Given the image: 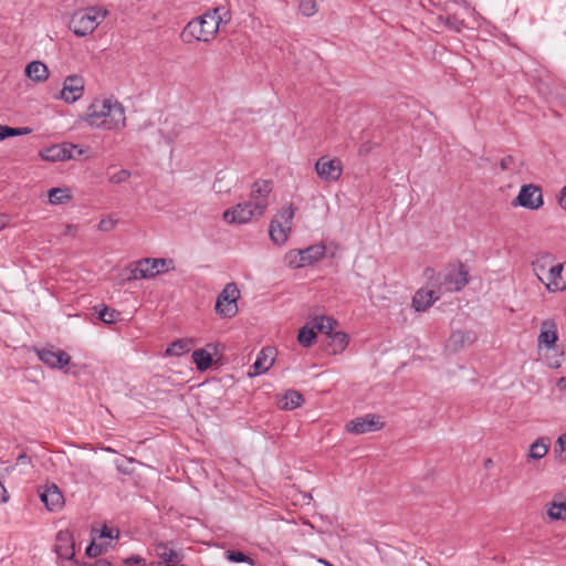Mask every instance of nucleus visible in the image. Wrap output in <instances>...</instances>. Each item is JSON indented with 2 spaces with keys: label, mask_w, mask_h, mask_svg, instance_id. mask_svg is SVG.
I'll use <instances>...</instances> for the list:
<instances>
[{
  "label": "nucleus",
  "mask_w": 566,
  "mask_h": 566,
  "mask_svg": "<svg viewBox=\"0 0 566 566\" xmlns=\"http://www.w3.org/2000/svg\"><path fill=\"white\" fill-rule=\"evenodd\" d=\"M107 549V546L103 543H96L93 541L87 547H86V555L88 557H97L102 553H104Z\"/></svg>",
  "instance_id": "40"
},
{
  "label": "nucleus",
  "mask_w": 566,
  "mask_h": 566,
  "mask_svg": "<svg viewBox=\"0 0 566 566\" xmlns=\"http://www.w3.org/2000/svg\"><path fill=\"white\" fill-rule=\"evenodd\" d=\"M129 177H130V172L126 169H122V170L117 171L116 174H114L109 178V181L112 184L118 185V184L126 181Z\"/></svg>",
  "instance_id": "42"
},
{
  "label": "nucleus",
  "mask_w": 566,
  "mask_h": 566,
  "mask_svg": "<svg viewBox=\"0 0 566 566\" xmlns=\"http://www.w3.org/2000/svg\"><path fill=\"white\" fill-rule=\"evenodd\" d=\"M434 273H436V272H434V270H433V269H431V268H427V269H426V271H424V274H426V276H427L428 279H432V277H433V275H434Z\"/></svg>",
  "instance_id": "53"
},
{
  "label": "nucleus",
  "mask_w": 566,
  "mask_h": 566,
  "mask_svg": "<svg viewBox=\"0 0 566 566\" xmlns=\"http://www.w3.org/2000/svg\"><path fill=\"white\" fill-rule=\"evenodd\" d=\"M253 207L252 201H244L238 203L231 209H227L223 212V220L228 223H247L254 217H260Z\"/></svg>",
  "instance_id": "11"
},
{
  "label": "nucleus",
  "mask_w": 566,
  "mask_h": 566,
  "mask_svg": "<svg viewBox=\"0 0 566 566\" xmlns=\"http://www.w3.org/2000/svg\"><path fill=\"white\" fill-rule=\"evenodd\" d=\"M440 19L448 29L455 32H460L464 27L463 21L459 20L455 15L441 17Z\"/></svg>",
  "instance_id": "39"
},
{
  "label": "nucleus",
  "mask_w": 566,
  "mask_h": 566,
  "mask_svg": "<svg viewBox=\"0 0 566 566\" xmlns=\"http://www.w3.org/2000/svg\"><path fill=\"white\" fill-rule=\"evenodd\" d=\"M41 501L49 511H59L64 505V496L55 484L44 488L40 493Z\"/></svg>",
  "instance_id": "19"
},
{
  "label": "nucleus",
  "mask_w": 566,
  "mask_h": 566,
  "mask_svg": "<svg viewBox=\"0 0 566 566\" xmlns=\"http://www.w3.org/2000/svg\"><path fill=\"white\" fill-rule=\"evenodd\" d=\"M553 261H554V255L546 252V253L538 254L535 258V260L532 262V269H533L535 275L537 276V279L543 284H544V282H547V277L544 279L542 276V274L545 273L546 270L548 271L552 265H554Z\"/></svg>",
  "instance_id": "23"
},
{
  "label": "nucleus",
  "mask_w": 566,
  "mask_h": 566,
  "mask_svg": "<svg viewBox=\"0 0 566 566\" xmlns=\"http://www.w3.org/2000/svg\"><path fill=\"white\" fill-rule=\"evenodd\" d=\"M545 507L551 521H566V502L553 501L547 503Z\"/></svg>",
  "instance_id": "29"
},
{
  "label": "nucleus",
  "mask_w": 566,
  "mask_h": 566,
  "mask_svg": "<svg viewBox=\"0 0 566 566\" xmlns=\"http://www.w3.org/2000/svg\"><path fill=\"white\" fill-rule=\"evenodd\" d=\"M99 538H108V539H113V530L112 528H108L107 526H104L101 531V535H99Z\"/></svg>",
  "instance_id": "48"
},
{
  "label": "nucleus",
  "mask_w": 566,
  "mask_h": 566,
  "mask_svg": "<svg viewBox=\"0 0 566 566\" xmlns=\"http://www.w3.org/2000/svg\"><path fill=\"white\" fill-rule=\"evenodd\" d=\"M72 198L67 188H51L49 190V201L52 205H61Z\"/></svg>",
  "instance_id": "32"
},
{
  "label": "nucleus",
  "mask_w": 566,
  "mask_h": 566,
  "mask_svg": "<svg viewBox=\"0 0 566 566\" xmlns=\"http://www.w3.org/2000/svg\"><path fill=\"white\" fill-rule=\"evenodd\" d=\"M304 401L302 394L296 390H287L281 400V408L284 410H293L300 407Z\"/></svg>",
  "instance_id": "30"
},
{
  "label": "nucleus",
  "mask_w": 566,
  "mask_h": 566,
  "mask_svg": "<svg viewBox=\"0 0 566 566\" xmlns=\"http://www.w3.org/2000/svg\"><path fill=\"white\" fill-rule=\"evenodd\" d=\"M29 463H31V459L29 455H27L25 453H21L18 455L17 465L29 464Z\"/></svg>",
  "instance_id": "49"
},
{
  "label": "nucleus",
  "mask_w": 566,
  "mask_h": 566,
  "mask_svg": "<svg viewBox=\"0 0 566 566\" xmlns=\"http://www.w3.org/2000/svg\"><path fill=\"white\" fill-rule=\"evenodd\" d=\"M472 340L473 339L470 332L454 331L451 333L447 342V348L452 353H457Z\"/></svg>",
  "instance_id": "24"
},
{
  "label": "nucleus",
  "mask_w": 566,
  "mask_h": 566,
  "mask_svg": "<svg viewBox=\"0 0 566 566\" xmlns=\"http://www.w3.org/2000/svg\"><path fill=\"white\" fill-rule=\"evenodd\" d=\"M329 338L333 354L343 352L348 344V336L343 332H335Z\"/></svg>",
  "instance_id": "33"
},
{
  "label": "nucleus",
  "mask_w": 566,
  "mask_h": 566,
  "mask_svg": "<svg viewBox=\"0 0 566 566\" xmlns=\"http://www.w3.org/2000/svg\"><path fill=\"white\" fill-rule=\"evenodd\" d=\"M193 342L190 338H181L172 342L166 349L167 356H182L190 352Z\"/></svg>",
  "instance_id": "27"
},
{
  "label": "nucleus",
  "mask_w": 566,
  "mask_h": 566,
  "mask_svg": "<svg viewBox=\"0 0 566 566\" xmlns=\"http://www.w3.org/2000/svg\"><path fill=\"white\" fill-rule=\"evenodd\" d=\"M54 551L60 558L73 560L75 556V543L73 535L67 531H60L55 537Z\"/></svg>",
  "instance_id": "18"
},
{
  "label": "nucleus",
  "mask_w": 566,
  "mask_h": 566,
  "mask_svg": "<svg viewBox=\"0 0 566 566\" xmlns=\"http://www.w3.org/2000/svg\"><path fill=\"white\" fill-rule=\"evenodd\" d=\"M98 318L105 324H115L120 318V312L104 305L98 311Z\"/></svg>",
  "instance_id": "34"
},
{
  "label": "nucleus",
  "mask_w": 566,
  "mask_h": 566,
  "mask_svg": "<svg viewBox=\"0 0 566 566\" xmlns=\"http://www.w3.org/2000/svg\"><path fill=\"white\" fill-rule=\"evenodd\" d=\"M315 170L322 180L332 182L338 180L342 176L343 164L338 158L322 156L315 164Z\"/></svg>",
  "instance_id": "10"
},
{
  "label": "nucleus",
  "mask_w": 566,
  "mask_h": 566,
  "mask_svg": "<svg viewBox=\"0 0 566 566\" xmlns=\"http://www.w3.org/2000/svg\"><path fill=\"white\" fill-rule=\"evenodd\" d=\"M514 205L531 210L541 208L543 206L541 189L532 184L522 186Z\"/></svg>",
  "instance_id": "14"
},
{
  "label": "nucleus",
  "mask_w": 566,
  "mask_h": 566,
  "mask_svg": "<svg viewBox=\"0 0 566 566\" xmlns=\"http://www.w3.org/2000/svg\"><path fill=\"white\" fill-rule=\"evenodd\" d=\"M469 283V272L462 263L447 266L443 274H439L436 286L439 293L461 291Z\"/></svg>",
  "instance_id": "4"
},
{
  "label": "nucleus",
  "mask_w": 566,
  "mask_h": 566,
  "mask_svg": "<svg viewBox=\"0 0 566 566\" xmlns=\"http://www.w3.org/2000/svg\"><path fill=\"white\" fill-rule=\"evenodd\" d=\"M298 9L305 17H313L317 12V3L315 0H300Z\"/></svg>",
  "instance_id": "38"
},
{
  "label": "nucleus",
  "mask_w": 566,
  "mask_h": 566,
  "mask_svg": "<svg viewBox=\"0 0 566 566\" xmlns=\"http://www.w3.org/2000/svg\"><path fill=\"white\" fill-rule=\"evenodd\" d=\"M385 423L381 417L373 413H367L346 423V431L353 434H365L379 431L384 428Z\"/></svg>",
  "instance_id": "9"
},
{
  "label": "nucleus",
  "mask_w": 566,
  "mask_h": 566,
  "mask_svg": "<svg viewBox=\"0 0 566 566\" xmlns=\"http://www.w3.org/2000/svg\"><path fill=\"white\" fill-rule=\"evenodd\" d=\"M36 354L39 359L52 369H62L69 365L71 360V357L66 352L55 349L53 346L38 349Z\"/></svg>",
  "instance_id": "15"
},
{
  "label": "nucleus",
  "mask_w": 566,
  "mask_h": 566,
  "mask_svg": "<svg viewBox=\"0 0 566 566\" xmlns=\"http://www.w3.org/2000/svg\"><path fill=\"white\" fill-rule=\"evenodd\" d=\"M551 366L554 367V368H558L560 366V363L556 361L555 364H552Z\"/></svg>",
  "instance_id": "58"
},
{
  "label": "nucleus",
  "mask_w": 566,
  "mask_h": 566,
  "mask_svg": "<svg viewBox=\"0 0 566 566\" xmlns=\"http://www.w3.org/2000/svg\"><path fill=\"white\" fill-rule=\"evenodd\" d=\"M77 226L75 224H66L63 231L64 235L75 237L77 233Z\"/></svg>",
  "instance_id": "46"
},
{
  "label": "nucleus",
  "mask_w": 566,
  "mask_h": 566,
  "mask_svg": "<svg viewBox=\"0 0 566 566\" xmlns=\"http://www.w3.org/2000/svg\"><path fill=\"white\" fill-rule=\"evenodd\" d=\"M125 566H144L145 559L139 556H130L123 560Z\"/></svg>",
  "instance_id": "44"
},
{
  "label": "nucleus",
  "mask_w": 566,
  "mask_h": 566,
  "mask_svg": "<svg viewBox=\"0 0 566 566\" xmlns=\"http://www.w3.org/2000/svg\"><path fill=\"white\" fill-rule=\"evenodd\" d=\"M226 555V558L231 562V563H247V564H250V565H254V560L245 555L244 553L240 552V551H226L224 553Z\"/></svg>",
  "instance_id": "37"
},
{
  "label": "nucleus",
  "mask_w": 566,
  "mask_h": 566,
  "mask_svg": "<svg viewBox=\"0 0 566 566\" xmlns=\"http://www.w3.org/2000/svg\"><path fill=\"white\" fill-rule=\"evenodd\" d=\"M490 463H491V459H488L486 465H490Z\"/></svg>",
  "instance_id": "60"
},
{
  "label": "nucleus",
  "mask_w": 566,
  "mask_h": 566,
  "mask_svg": "<svg viewBox=\"0 0 566 566\" xmlns=\"http://www.w3.org/2000/svg\"><path fill=\"white\" fill-rule=\"evenodd\" d=\"M168 124V119L165 122V127L160 129L161 136L167 140V143H172L175 138L180 134L182 127L178 126L174 128L171 132L166 128V125Z\"/></svg>",
  "instance_id": "41"
},
{
  "label": "nucleus",
  "mask_w": 566,
  "mask_h": 566,
  "mask_svg": "<svg viewBox=\"0 0 566 566\" xmlns=\"http://www.w3.org/2000/svg\"><path fill=\"white\" fill-rule=\"evenodd\" d=\"M544 285L551 293L566 290V262L549 268Z\"/></svg>",
  "instance_id": "17"
},
{
  "label": "nucleus",
  "mask_w": 566,
  "mask_h": 566,
  "mask_svg": "<svg viewBox=\"0 0 566 566\" xmlns=\"http://www.w3.org/2000/svg\"><path fill=\"white\" fill-rule=\"evenodd\" d=\"M315 329L327 335L328 337L334 334L337 321L327 316H315L312 321Z\"/></svg>",
  "instance_id": "28"
},
{
  "label": "nucleus",
  "mask_w": 566,
  "mask_h": 566,
  "mask_svg": "<svg viewBox=\"0 0 566 566\" xmlns=\"http://www.w3.org/2000/svg\"><path fill=\"white\" fill-rule=\"evenodd\" d=\"M32 132L30 127H9L0 125V140L8 137L28 135Z\"/></svg>",
  "instance_id": "36"
},
{
  "label": "nucleus",
  "mask_w": 566,
  "mask_h": 566,
  "mask_svg": "<svg viewBox=\"0 0 566 566\" xmlns=\"http://www.w3.org/2000/svg\"><path fill=\"white\" fill-rule=\"evenodd\" d=\"M116 226V220L112 218H104L98 223V230L103 232L112 231Z\"/></svg>",
  "instance_id": "43"
},
{
  "label": "nucleus",
  "mask_w": 566,
  "mask_h": 566,
  "mask_svg": "<svg viewBox=\"0 0 566 566\" xmlns=\"http://www.w3.org/2000/svg\"><path fill=\"white\" fill-rule=\"evenodd\" d=\"M272 353V348L262 349L258 355L256 360L251 366L249 376H258L266 373L274 363Z\"/></svg>",
  "instance_id": "21"
},
{
  "label": "nucleus",
  "mask_w": 566,
  "mask_h": 566,
  "mask_svg": "<svg viewBox=\"0 0 566 566\" xmlns=\"http://www.w3.org/2000/svg\"><path fill=\"white\" fill-rule=\"evenodd\" d=\"M84 93V80L80 75H69L63 82L59 98L67 104L78 101Z\"/></svg>",
  "instance_id": "13"
},
{
  "label": "nucleus",
  "mask_w": 566,
  "mask_h": 566,
  "mask_svg": "<svg viewBox=\"0 0 566 566\" xmlns=\"http://www.w3.org/2000/svg\"><path fill=\"white\" fill-rule=\"evenodd\" d=\"M317 562L319 564H323L324 566H334L333 564H331L328 560H326L324 558H317Z\"/></svg>",
  "instance_id": "56"
},
{
  "label": "nucleus",
  "mask_w": 566,
  "mask_h": 566,
  "mask_svg": "<svg viewBox=\"0 0 566 566\" xmlns=\"http://www.w3.org/2000/svg\"><path fill=\"white\" fill-rule=\"evenodd\" d=\"M78 147L77 145L71 144V143H62L52 145L50 147L43 148L40 151V157L43 160L46 161H64L69 159L75 158L73 156V150H76Z\"/></svg>",
  "instance_id": "16"
},
{
  "label": "nucleus",
  "mask_w": 566,
  "mask_h": 566,
  "mask_svg": "<svg viewBox=\"0 0 566 566\" xmlns=\"http://www.w3.org/2000/svg\"><path fill=\"white\" fill-rule=\"evenodd\" d=\"M490 463H491V459H488L486 465H490Z\"/></svg>",
  "instance_id": "59"
},
{
  "label": "nucleus",
  "mask_w": 566,
  "mask_h": 566,
  "mask_svg": "<svg viewBox=\"0 0 566 566\" xmlns=\"http://www.w3.org/2000/svg\"><path fill=\"white\" fill-rule=\"evenodd\" d=\"M514 159L512 156H506L504 157L502 160H501V168L503 170H506V169H510L512 164H513Z\"/></svg>",
  "instance_id": "47"
},
{
  "label": "nucleus",
  "mask_w": 566,
  "mask_h": 566,
  "mask_svg": "<svg viewBox=\"0 0 566 566\" xmlns=\"http://www.w3.org/2000/svg\"><path fill=\"white\" fill-rule=\"evenodd\" d=\"M558 339L557 325L553 319H546L542 323L538 335V344L547 348L554 347Z\"/></svg>",
  "instance_id": "20"
},
{
  "label": "nucleus",
  "mask_w": 566,
  "mask_h": 566,
  "mask_svg": "<svg viewBox=\"0 0 566 566\" xmlns=\"http://www.w3.org/2000/svg\"><path fill=\"white\" fill-rule=\"evenodd\" d=\"M192 359L199 370H206L212 365V356L205 349H196Z\"/></svg>",
  "instance_id": "31"
},
{
  "label": "nucleus",
  "mask_w": 566,
  "mask_h": 566,
  "mask_svg": "<svg viewBox=\"0 0 566 566\" xmlns=\"http://www.w3.org/2000/svg\"><path fill=\"white\" fill-rule=\"evenodd\" d=\"M229 20V11L224 7H217L189 21L181 31L180 38L185 43L209 42L218 33L220 23Z\"/></svg>",
  "instance_id": "1"
},
{
  "label": "nucleus",
  "mask_w": 566,
  "mask_h": 566,
  "mask_svg": "<svg viewBox=\"0 0 566 566\" xmlns=\"http://www.w3.org/2000/svg\"><path fill=\"white\" fill-rule=\"evenodd\" d=\"M557 387L560 390H566V377H560L557 381Z\"/></svg>",
  "instance_id": "52"
},
{
  "label": "nucleus",
  "mask_w": 566,
  "mask_h": 566,
  "mask_svg": "<svg viewBox=\"0 0 566 566\" xmlns=\"http://www.w3.org/2000/svg\"><path fill=\"white\" fill-rule=\"evenodd\" d=\"M272 191V182L269 180H256L251 188L250 199L259 214H263L269 206V196Z\"/></svg>",
  "instance_id": "12"
},
{
  "label": "nucleus",
  "mask_w": 566,
  "mask_h": 566,
  "mask_svg": "<svg viewBox=\"0 0 566 566\" xmlns=\"http://www.w3.org/2000/svg\"><path fill=\"white\" fill-rule=\"evenodd\" d=\"M439 296L436 291L419 290L416 292L412 298V306L417 312H423L428 310Z\"/></svg>",
  "instance_id": "22"
},
{
  "label": "nucleus",
  "mask_w": 566,
  "mask_h": 566,
  "mask_svg": "<svg viewBox=\"0 0 566 566\" xmlns=\"http://www.w3.org/2000/svg\"><path fill=\"white\" fill-rule=\"evenodd\" d=\"M316 338L315 327L303 326L298 331V343L304 347H310Z\"/></svg>",
  "instance_id": "35"
},
{
  "label": "nucleus",
  "mask_w": 566,
  "mask_h": 566,
  "mask_svg": "<svg viewBox=\"0 0 566 566\" xmlns=\"http://www.w3.org/2000/svg\"><path fill=\"white\" fill-rule=\"evenodd\" d=\"M295 210L292 205L283 207L272 219L269 227V234L274 244L283 245L287 241Z\"/></svg>",
  "instance_id": "5"
},
{
  "label": "nucleus",
  "mask_w": 566,
  "mask_h": 566,
  "mask_svg": "<svg viewBox=\"0 0 566 566\" xmlns=\"http://www.w3.org/2000/svg\"><path fill=\"white\" fill-rule=\"evenodd\" d=\"M326 248L323 244H314L303 250H291L285 254V262L292 269L312 265L321 260Z\"/></svg>",
  "instance_id": "6"
},
{
  "label": "nucleus",
  "mask_w": 566,
  "mask_h": 566,
  "mask_svg": "<svg viewBox=\"0 0 566 566\" xmlns=\"http://www.w3.org/2000/svg\"><path fill=\"white\" fill-rule=\"evenodd\" d=\"M117 469L124 473H129V471L127 469H123L120 464L117 465Z\"/></svg>",
  "instance_id": "57"
},
{
  "label": "nucleus",
  "mask_w": 566,
  "mask_h": 566,
  "mask_svg": "<svg viewBox=\"0 0 566 566\" xmlns=\"http://www.w3.org/2000/svg\"><path fill=\"white\" fill-rule=\"evenodd\" d=\"M171 263L172 260L170 259H142L136 262L135 268L132 270L130 277L134 280L155 277L159 273L167 272Z\"/></svg>",
  "instance_id": "8"
},
{
  "label": "nucleus",
  "mask_w": 566,
  "mask_h": 566,
  "mask_svg": "<svg viewBox=\"0 0 566 566\" xmlns=\"http://www.w3.org/2000/svg\"><path fill=\"white\" fill-rule=\"evenodd\" d=\"M558 202H559L560 207L566 211V185L563 187V189L560 191Z\"/></svg>",
  "instance_id": "50"
},
{
  "label": "nucleus",
  "mask_w": 566,
  "mask_h": 566,
  "mask_svg": "<svg viewBox=\"0 0 566 566\" xmlns=\"http://www.w3.org/2000/svg\"><path fill=\"white\" fill-rule=\"evenodd\" d=\"M7 224V218L4 216H0V230H2Z\"/></svg>",
  "instance_id": "55"
},
{
  "label": "nucleus",
  "mask_w": 566,
  "mask_h": 566,
  "mask_svg": "<svg viewBox=\"0 0 566 566\" xmlns=\"http://www.w3.org/2000/svg\"><path fill=\"white\" fill-rule=\"evenodd\" d=\"M549 438H546V437H541L538 439H536L531 446H530V450H528V460H541L543 459L547 452H548V448H549Z\"/></svg>",
  "instance_id": "26"
},
{
  "label": "nucleus",
  "mask_w": 566,
  "mask_h": 566,
  "mask_svg": "<svg viewBox=\"0 0 566 566\" xmlns=\"http://www.w3.org/2000/svg\"><path fill=\"white\" fill-rule=\"evenodd\" d=\"M108 11L99 7H88L77 10L71 17L69 27L76 36H86L106 19Z\"/></svg>",
  "instance_id": "3"
},
{
  "label": "nucleus",
  "mask_w": 566,
  "mask_h": 566,
  "mask_svg": "<svg viewBox=\"0 0 566 566\" xmlns=\"http://www.w3.org/2000/svg\"><path fill=\"white\" fill-rule=\"evenodd\" d=\"M562 451L566 452V433L560 434L556 441Z\"/></svg>",
  "instance_id": "51"
},
{
  "label": "nucleus",
  "mask_w": 566,
  "mask_h": 566,
  "mask_svg": "<svg viewBox=\"0 0 566 566\" xmlns=\"http://www.w3.org/2000/svg\"><path fill=\"white\" fill-rule=\"evenodd\" d=\"M240 291L235 283L226 284L221 293L217 297L216 312L226 318L233 317L238 313V300Z\"/></svg>",
  "instance_id": "7"
},
{
  "label": "nucleus",
  "mask_w": 566,
  "mask_h": 566,
  "mask_svg": "<svg viewBox=\"0 0 566 566\" xmlns=\"http://www.w3.org/2000/svg\"><path fill=\"white\" fill-rule=\"evenodd\" d=\"M25 75L34 82H44L49 77L48 66L41 61L30 62L24 70Z\"/></svg>",
  "instance_id": "25"
},
{
  "label": "nucleus",
  "mask_w": 566,
  "mask_h": 566,
  "mask_svg": "<svg viewBox=\"0 0 566 566\" xmlns=\"http://www.w3.org/2000/svg\"><path fill=\"white\" fill-rule=\"evenodd\" d=\"M370 147L367 144H364L359 148L360 154H367L369 151Z\"/></svg>",
  "instance_id": "54"
},
{
  "label": "nucleus",
  "mask_w": 566,
  "mask_h": 566,
  "mask_svg": "<svg viewBox=\"0 0 566 566\" xmlns=\"http://www.w3.org/2000/svg\"><path fill=\"white\" fill-rule=\"evenodd\" d=\"M84 119L91 127L119 129L125 127V109L118 101L96 99L88 106Z\"/></svg>",
  "instance_id": "2"
},
{
  "label": "nucleus",
  "mask_w": 566,
  "mask_h": 566,
  "mask_svg": "<svg viewBox=\"0 0 566 566\" xmlns=\"http://www.w3.org/2000/svg\"><path fill=\"white\" fill-rule=\"evenodd\" d=\"M3 501V499H0V502Z\"/></svg>",
  "instance_id": "61"
},
{
  "label": "nucleus",
  "mask_w": 566,
  "mask_h": 566,
  "mask_svg": "<svg viewBox=\"0 0 566 566\" xmlns=\"http://www.w3.org/2000/svg\"><path fill=\"white\" fill-rule=\"evenodd\" d=\"M81 566H113V564L105 559V558H99L97 559L95 563L91 564V563H83Z\"/></svg>",
  "instance_id": "45"
}]
</instances>
